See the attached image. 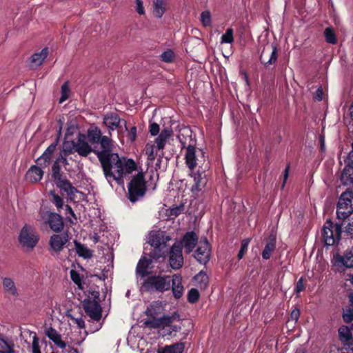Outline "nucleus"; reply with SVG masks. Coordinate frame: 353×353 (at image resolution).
I'll return each instance as SVG.
<instances>
[{"mask_svg":"<svg viewBox=\"0 0 353 353\" xmlns=\"http://www.w3.org/2000/svg\"><path fill=\"white\" fill-rule=\"evenodd\" d=\"M87 139L90 144H100L101 150L94 151L97 157L107 180L113 179L119 184L126 174L137 170V164L131 159L121 158L113 152L112 140L108 136L102 135L97 126L90 127L87 131Z\"/></svg>","mask_w":353,"mask_h":353,"instance_id":"obj_1","label":"nucleus"},{"mask_svg":"<svg viewBox=\"0 0 353 353\" xmlns=\"http://www.w3.org/2000/svg\"><path fill=\"white\" fill-rule=\"evenodd\" d=\"M322 238L327 247L338 244L342 238L353 239V218H336L335 221L327 219L323 227Z\"/></svg>","mask_w":353,"mask_h":353,"instance_id":"obj_2","label":"nucleus"},{"mask_svg":"<svg viewBox=\"0 0 353 353\" xmlns=\"http://www.w3.org/2000/svg\"><path fill=\"white\" fill-rule=\"evenodd\" d=\"M177 138L181 144L182 148H186V152L185 155V163L190 169V174L194 180V184L191 188V191L193 194H198V192H201L203 188H205L208 182L205 171L199 169L196 172H194V169L197 165L196 155V150L195 146L189 144L186 147V140L185 135L183 133H180L177 136Z\"/></svg>","mask_w":353,"mask_h":353,"instance_id":"obj_3","label":"nucleus"},{"mask_svg":"<svg viewBox=\"0 0 353 353\" xmlns=\"http://www.w3.org/2000/svg\"><path fill=\"white\" fill-rule=\"evenodd\" d=\"M147 184L143 172L134 175L128 184L127 197L131 203H135L145 195Z\"/></svg>","mask_w":353,"mask_h":353,"instance_id":"obj_4","label":"nucleus"},{"mask_svg":"<svg viewBox=\"0 0 353 353\" xmlns=\"http://www.w3.org/2000/svg\"><path fill=\"white\" fill-rule=\"evenodd\" d=\"M171 288V279L169 276L151 275L148 276L141 285L144 292L163 293Z\"/></svg>","mask_w":353,"mask_h":353,"instance_id":"obj_5","label":"nucleus"},{"mask_svg":"<svg viewBox=\"0 0 353 353\" xmlns=\"http://www.w3.org/2000/svg\"><path fill=\"white\" fill-rule=\"evenodd\" d=\"M336 218L350 217L353 214V191L347 188L340 195L336 204Z\"/></svg>","mask_w":353,"mask_h":353,"instance_id":"obj_6","label":"nucleus"},{"mask_svg":"<svg viewBox=\"0 0 353 353\" xmlns=\"http://www.w3.org/2000/svg\"><path fill=\"white\" fill-rule=\"evenodd\" d=\"M18 241L23 248L33 250L38 243L39 237L32 225L25 224L19 232Z\"/></svg>","mask_w":353,"mask_h":353,"instance_id":"obj_7","label":"nucleus"},{"mask_svg":"<svg viewBox=\"0 0 353 353\" xmlns=\"http://www.w3.org/2000/svg\"><path fill=\"white\" fill-rule=\"evenodd\" d=\"M279 57V49L275 43L265 45L259 57V61L265 68H270L271 65H275Z\"/></svg>","mask_w":353,"mask_h":353,"instance_id":"obj_8","label":"nucleus"},{"mask_svg":"<svg viewBox=\"0 0 353 353\" xmlns=\"http://www.w3.org/2000/svg\"><path fill=\"white\" fill-rule=\"evenodd\" d=\"M331 262L338 271L344 270V268H353V246L347 249L343 255L334 254Z\"/></svg>","mask_w":353,"mask_h":353,"instance_id":"obj_9","label":"nucleus"},{"mask_svg":"<svg viewBox=\"0 0 353 353\" xmlns=\"http://www.w3.org/2000/svg\"><path fill=\"white\" fill-rule=\"evenodd\" d=\"M83 308L86 314L93 321H99L102 316V307L97 300L88 297L82 302Z\"/></svg>","mask_w":353,"mask_h":353,"instance_id":"obj_10","label":"nucleus"},{"mask_svg":"<svg viewBox=\"0 0 353 353\" xmlns=\"http://www.w3.org/2000/svg\"><path fill=\"white\" fill-rule=\"evenodd\" d=\"M351 145L352 150L345 160V165L340 178L341 183L344 185L353 184V141Z\"/></svg>","mask_w":353,"mask_h":353,"instance_id":"obj_11","label":"nucleus"},{"mask_svg":"<svg viewBox=\"0 0 353 353\" xmlns=\"http://www.w3.org/2000/svg\"><path fill=\"white\" fill-rule=\"evenodd\" d=\"M210 245L207 238L205 237L203 241H200V244L194 254V257L199 263L206 265L210 259Z\"/></svg>","mask_w":353,"mask_h":353,"instance_id":"obj_12","label":"nucleus"},{"mask_svg":"<svg viewBox=\"0 0 353 353\" xmlns=\"http://www.w3.org/2000/svg\"><path fill=\"white\" fill-rule=\"evenodd\" d=\"M76 152L83 157H88L91 152L94 153L97 149L92 148L87 140L86 134L79 132L76 140H74Z\"/></svg>","mask_w":353,"mask_h":353,"instance_id":"obj_13","label":"nucleus"},{"mask_svg":"<svg viewBox=\"0 0 353 353\" xmlns=\"http://www.w3.org/2000/svg\"><path fill=\"white\" fill-rule=\"evenodd\" d=\"M199 236L194 231L187 232L182 237L180 242L175 243L179 244L181 250L184 248L185 254H190L196 244L198 243Z\"/></svg>","mask_w":353,"mask_h":353,"instance_id":"obj_14","label":"nucleus"},{"mask_svg":"<svg viewBox=\"0 0 353 353\" xmlns=\"http://www.w3.org/2000/svg\"><path fill=\"white\" fill-rule=\"evenodd\" d=\"M42 219L49 225L50 228L55 232H60L63 229V218L57 213L46 212L42 215Z\"/></svg>","mask_w":353,"mask_h":353,"instance_id":"obj_15","label":"nucleus"},{"mask_svg":"<svg viewBox=\"0 0 353 353\" xmlns=\"http://www.w3.org/2000/svg\"><path fill=\"white\" fill-rule=\"evenodd\" d=\"M169 263L174 270L180 269L183 265V256L181 248L178 243H174L170 248Z\"/></svg>","mask_w":353,"mask_h":353,"instance_id":"obj_16","label":"nucleus"},{"mask_svg":"<svg viewBox=\"0 0 353 353\" xmlns=\"http://www.w3.org/2000/svg\"><path fill=\"white\" fill-rule=\"evenodd\" d=\"M103 124L110 130H114L116 129H119L121 127V125L123 124L125 130H128L126 121L124 119H121L120 117L114 112H110L104 116Z\"/></svg>","mask_w":353,"mask_h":353,"instance_id":"obj_17","label":"nucleus"},{"mask_svg":"<svg viewBox=\"0 0 353 353\" xmlns=\"http://www.w3.org/2000/svg\"><path fill=\"white\" fill-rule=\"evenodd\" d=\"M145 327L150 329L164 328L171 325V320L168 315H163L160 318H150L146 319L144 323Z\"/></svg>","mask_w":353,"mask_h":353,"instance_id":"obj_18","label":"nucleus"},{"mask_svg":"<svg viewBox=\"0 0 353 353\" xmlns=\"http://www.w3.org/2000/svg\"><path fill=\"white\" fill-rule=\"evenodd\" d=\"M57 141L52 143L44 151L41 157H39L36 162L42 168H47L51 162L53 153L56 150Z\"/></svg>","mask_w":353,"mask_h":353,"instance_id":"obj_19","label":"nucleus"},{"mask_svg":"<svg viewBox=\"0 0 353 353\" xmlns=\"http://www.w3.org/2000/svg\"><path fill=\"white\" fill-rule=\"evenodd\" d=\"M68 241V235L52 234L50 236L49 244L50 248L56 252H60Z\"/></svg>","mask_w":353,"mask_h":353,"instance_id":"obj_20","label":"nucleus"},{"mask_svg":"<svg viewBox=\"0 0 353 353\" xmlns=\"http://www.w3.org/2000/svg\"><path fill=\"white\" fill-rule=\"evenodd\" d=\"M152 263V260L151 259L142 256L137 263L136 274L141 278L148 276L150 274L148 270L152 268L150 267Z\"/></svg>","mask_w":353,"mask_h":353,"instance_id":"obj_21","label":"nucleus"},{"mask_svg":"<svg viewBox=\"0 0 353 353\" xmlns=\"http://www.w3.org/2000/svg\"><path fill=\"white\" fill-rule=\"evenodd\" d=\"M276 246V239L275 235L270 234L265 241V245L263 250L262 251L261 256L263 259H270L272 253L275 250Z\"/></svg>","mask_w":353,"mask_h":353,"instance_id":"obj_22","label":"nucleus"},{"mask_svg":"<svg viewBox=\"0 0 353 353\" xmlns=\"http://www.w3.org/2000/svg\"><path fill=\"white\" fill-rule=\"evenodd\" d=\"M164 310V304L162 301H152L148 307L145 314L150 318H156L157 316L161 314Z\"/></svg>","mask_w":353,"mask_h":353,"instance_id":"obj_23","label":"nucleus"},{"mask_svg":"<svg viewBox=\"0 0 353 353\" xmlns=\"http://www.w3.org/2000/svg\"><path fill=\"white\" fill-rule=\"evenodd\" d=\"M39 165H32L26 174V179L31 183L39 182L43 176V171Z\"/></svg>","mask_w":353,"mask_h":353,"instance_id":"obj_24","label":"nucleus"},{"mask_svg":"<svg viewBox=\"0 0 353 353\" xmlns=\"http://www.w3.org/2000/svg\"><path fill=\"white\" fill-rule=\"evenodd\" d=\"M171 288L173 295L175 299H180L183 294V287L182 285V278L180 275L174 274L171 280Z\"/></svg>","mask_w":353,"mask_h":353,"instance_id":"obj_25","label":"nucleus"},{"mask_svg":"<svg viewBox=\"0 0 353 353\" xmlns=\"http://www.w3.org/2000/svg\"><path fill=\"white\" fill-rule=\"evenodd\" d=\"M339 336L341 342L346 346L353 345V337L350 329L345 325H342L339 329Z\"/></svg>","mask_w":353,"mask_h":353,"instance_id":"obj_26","label":"nucleus"},{"mask_svg":"<svg viewBox=\"0 0 353 353\" xmlns=\"http://www.w3.org/2000/svg\"><path fill=\"white\" fill-rule=\"evenodd\" d=\"M173 134V131L170 128H163L159 136L155 139L157 148L158 150H163L165 147V143Z\"/></svg>","mask_w":353,"mask_h":353,"instance_id":"obj_27","label":"nucleus"},{"mask_svg":"<svg viewBox=\"0 0 353 353\" xmlns=\"http://www.w3.org/2000/svg\"><path fill=\"white\" fill-rule=\"evenodd\" d=\"M46 336L54 342V343L61 349L66 347V343L61 339V336L53 327H49L46 332Z\"/></svg>","mask_w":353,"mask_h":353,"instance_id":"obj_28","label":"nucleus"},{"mask_svg":"<svg viewBox=\"0 0 353 353\" xmlns=\"http://www.w3.org/2000/svg\"><path fill=\"white\" fill-rule=\"evenodd\" d=\"M54 181L58 188L65 191L69 196L74 195L75 192H77V188L72 185L70 181L66 179H62V176L60 177L59 180H54Z\"/></svg>","mask_w":353,"mask_h":353,"instance_id":"obj_29","label":"nucleus"},{"mask_svg":"<svg viewBox=\"0 0 353 353\" xmlns=\"http://www.w3.org/2000/svg\"><path fill=\"white\" fill-rule=\"evenodd\" d=\"M74 248L79 256L85 259H88L92 257V251L88 248L86 245L81 243L77 240L74 241Z\"/></svg>","mask_w":353,"mask_h":353,"instance_id":"obj_30","label":"nucleus"},{"mask_svg":"<svg viewBox=\"0 0 353 353\" xmlns=\"http://www.w3.org/2000/svg\"><path fill=\"white\" fill-rule=\"evenodd\" d=\"M2 285L6 293L14 296H17L19 295L18 290L16 288L15 283L11 278H2Z\"/></svg>","mask_w":353,"mask_h":353,"instance_id":"obj_31","label":"nucleus"},{"mask_svg":"<svg viewBox=\"0 0 353 353\" xmlns=\"http://www.w3.org/2000/svg\"><path fill=\"white\" fill-rule=\"evenodd\" d=\"M152 6L154 17L161 18L166 11V0H153Z\"/></svg>","mask_w":353,"mask_h":353,"instance_id":"obj_32","label":"nucleus"},{"mask_svg":"<svg viewBox=\"0 0 353 353\" xmlns=\"http://www.w3.org/2000/svg\"><path fill=\"white\" fill-rule=\"evenodd\" d=\"M184 343L179 342L170 345H165L162 348H159L157 353H182L184 350Z\"/></svg>","mask_w":353,"mask_h":353,"instance_id":"obj_33","label":"nucleus"},{"mask_svg":"<svg viewBox=\"0 0 353 353\" xmlns=\"http://www.w3.org/2000/svg\"><path fill=\"white\" fill-rule=\"evenodd\" d=\"M48 54V48H44L40 52L34 53L31 57V63L34 65H41Z\"/></svg>","mask_w":353,"mask_h":353,"instance_id":"obj_34","label":"nucleus"},{"mask_svg":"<svg viewBox=\"0 0 353 353\" xmlns=\"http://www.w3.org/2000/svg\"><path fill=\"white\" fill-rule=\"evenodd\" d=\"M0 353H16L14 350V343L0 337Z\"/></svg>","mask_w":353,"mask_h":353,"instance_id":"obj_35","label":"nucleus"},{"mask_svg":"<svg viewBox=\"0 0 353 353\" xmlns=\"http://www.w3.org/2000/svg\"><path fill=\"white\" fill-rule=\"evenodd\" d=\"M324 36L327 43L330 44H336L337 43L336 34L332 28L327 27L325 29Z\"/></svg>","mask_w":353,"mask_h":353,"instance_id":"obj_36","label":"nucleus"},{"mask_svg":"<svg viewBox=\"0 0 353 353\" xmlns=\"http://www.w3.org/2000/svg\"><path fill=\"white\" fill-rule=\"evenodd\" d=\"M60 152L63 154V156H69L76 152L74 140L71 142H65Z\"/></svg>","mask_w":353,"mask_h":353,"instance_id":"obj_37","label":"nucleus"},{"mask_svg":"<svg viewBox=\"0 0 353 353\" xmlns=\"http://www.w3.org/2000/svg\"><path fill=\"white\" fill-rule=\"evenodd\" d=\"M234 41V30L228 28L221 37V43H232Z\"/></svg>","mask_w":353,"mask_h":353,"instance_id":"obj_38","label":"nucleus"},{"mask_svg":"<svg viewBox=\"0 0 353 353\" xmlns=\"http://www.w3.org/2000/svg\"><path fill=\"white\" fill-rule=\"evenodd\" d=\"M194 279L195 281L199 283L201 286L203 285L204 287L207 286L209 281L207 274L203 270L200 271L197 274H196L194 277Z\"/></svg>","mask_w":353,"mask_h":353,"instance_id":"obj_39","label":"nucleus"},{"mask_svg":"<svg viewBox=\"0 0 353 353\" xmlns=\"http://www.w3.org/2000/svg\"><path fill=\"white\" fill-rule=\"evenodd\" d=\"M52 176L53 180H59L60 177L62 176L61 174V165L57 160L54 161L52 165Z\"/></svg>","mask_w":353,"mask_h":353,"instance_id":"obj_40","label":"nucleus"},{"mask_svg":"<svg viewBox=\"0 0 353 353\" xmlns=\"http://www.w3.org/2000/svg\"><path fill=\"white\" fill-rule=\"evenodd\" d=\"M200 297L199 292L196 288H192L189 290L188 294V301L190 303H196Z\"/></svg>","mask_w":353,"mask_h":353,"instance_id":"obj_41","label":"nucleus"},{"mask_svg":"<svg viewBox=\"0 0 353 353\" xmlns=\"http://www.w3.org/2000/svg\"><path fill=\"white\" fill-rule=\"evenodd\" d=\"M160 242L158 241L157 243H154V250L150 252V256L152 260H158L161 257H163V253L159 248Z\"/></svg>","mask_w":353,"mask_h":353,"instance_id":"obj_42","label":"nucleus"},{"mask_svg":"<svg viewBox=\"0 0 353 353\" xmlns=\"http://www.w3.org/2000/svg\"><path fill=\"white\" fill-rule=\"evenodd\" d=\"M175 58V54L174 52L172 50H168L165 52H163L161 54V59L163 62L165 63H172L174 61Z\"/></svg>","mask_w":353,"mask_h":353,"instance_id":"obj_43","label":"nucleus"},{"mask_svg":"<svg viewBox=\"0 0 353 353\" xmlns=\"http://www.w3.org/2000/svg\"><path fill=\"white\" fill-rule=\"evenodd\" d=\"M185 209L183 204H180L179 205L174 206L168 210V216L176 217L183 212Z\"/></svg>","mask_w":353,"mask_h":353,"instance_id":"obj_44","label":"nucleus"},{"mask_svg":"<svg viewBox=\"0 0 353 353\" xmlns=\"http://www.w3.org/2000/svg\"><path fill=\"white\" fill-rule=\"evenodd\" d=\"M70 92V88L68 86V83L65 82L61 85V98L59 99L60 103L64 102L69 98Z\"/></svg>","mask_w":353,"mask_h":353,"instance_id":"obj_45","label":"nucleus"},{"mask_svg":"<svg viewBox=\"0 0 353 353\" xmlns=\"http://www.w3.org/2000/svg\"><path fill=\"white\" fill-rule=\"evenodd\" d=\"M250 241V240L249 239H245L242 240L241 248L237 255L239 260L241 259L243 257L244 254L247 252Z\"/></svg>","mask_w":353,"mask_h":353,"instance_id":"obj_46","label":"nucleus"},{"mask_svg":"<svg viewBox=\"0 0 353 353\" xmlns=\"http://www.w3.org/2000/svg\"><path fill=\"white\" fill-rule=\"evenodd\" d=\"M201 21L204 27H208L211 26V14L209 11L205 10L201 12Z\"/></svg>","mask_w":353,"mask_h":353,"instance_id":"obj_47","label":"nucleus"},{"mask_svg":"<svg viewBox=\"0 0 353 353\" xmlns=\"http://www.w3.org/2000/svg\"><path fill=\"white\" fill-rule=\"evenodd\" d=\"M51 195L53 197V203L56 205L57 208L58 210H60L63 206V199L59 196L58 194H55L54 192H50Z\"/></svg>","mask_w":353,"mask_h":353,"instance_id":"obj_48","label":"nucleus"},{"mask_svg":"<svg viewBox=\"0 0 353 353\" xmlns=\"http://www.w3.org/2000/svg\"><path fill=\"white\" fill-rule=\"evenodd\" d=\"M70 278L72 281L77 285H80L81 284V279L78 272L74 270H70Z\"/></svg>","mask_w":353,"mask_h":353,"instance_id":"obj_49","label":"nucleus"},{"mask_svg":"<svg viewBox=\"0 0 353 353\" xmlns=\"http://www.w3.org/2000/svg\"><path fill=\"white\" fill-rule=\"evenodd\" d=\"M343 319L347 323H351L353 321V309H347L343 314Z\"/></svg>","mask_w":353,"mask_h":353,"instance_id":"obj_50","label":"nucleus"},{"mask_svg":"<svg viewBox=\"0 0 353 353\" xmlns=\"http://www.w3.org/2000/svg\"><path fill=\"white\" fill-rule=\"evenodd\" d=\"M39 338L37 336L36 334L34 333V335L32 339V353H41L40 350V346H39Z\"/></svg>","mask_w":353,"mask_h":353,"instance_id":"obj_51","label":"nucleus"},{"mask_svg":"<svg viewBox=\"0 0 353 353\" xmlns=\"http://www.w3.org/2000/svg\"><path fill=\"white\" fill-rule=\"evenodd\" d=\"M305 288V285L303 282V278L301 277L299 281L296 282V287L294 289V292L296 294H299L301 292L303 291Z\"/></svg>","mask_w":353,"mask_h":353,"instance_id":"obj_52","label":"nucleus"},{"mask_svg":"<svg viewBox=\"0 0 353 353\" xmlns=\"http://www.w3.org/2000/svg\"><path fill=\"white\" fill-rule=\"evenodd\" d=\"M159 125L157 123H152L149 126V132L152 136H156L159 133Z\"/></svg>","mask_w":353,"mask_h":353,"instance_id":"obj_53","label":"nucleus"},{"mask_svg":"<svg viewBox=\"0 0 353 353\" xmlns=\"http://www.w3.org/2000/svg\"><path fill=\"white\" fill-rule=\"evenodd\" d=\"M135 3H136V11L137 12L138 14H139L140 15H143L145 14V10H144V7H143V2L141 0H135Z\"/></svg>","mask_w":353,"mask_h":353,"instance_id":"obj_54","label":"nucleus"},{"mask_svg":"<svg viewBox=\"0 0 353 353\" xmlns=\"http://www.w3.org/2000/svg\"><path fill=\"white\" fill-rule=\"evenodd\" d=\"M290 168V163H288L285 167V169L283 172V181L282 183L281 188H283L285 187V183L288 180V176H289V172Z\"/></svg>","mask_w":353,"mask_h":353,"instance_id":"obj_55","label":"nucleus"},{"mask_svg":"<svg viewBox=\"0 0 353 353\" xmlns=\"http://www.w3.org/2000/svg\"><path fill=\"white\" fill-rule=\"evenodd\" d=\"M136 138H137V127L132 126L129 131L128 139L132 142H133L135 141Z\"/></svg>","mask_w":353,"mask_h":353,"instance_id":"obj_56","label":"nucleus"},{"mask_svg":"<svg viewBox=\"0 0 353 353\" xmlns=\"http://www.w3.org/2000/svg\"><path fill=\"white\" fill-rule=\"evenodd\" d=\"M300 316V310L298 308H295L291 312L290 318L292 320L296 323Z\"/></svg>","mask_w":353,"mask_h":353,"instance_id":"obj_57","label":"nucleus"},{"mask_svg":"<svg viewBox=\"0 0 353 353\" xmlns=\"http://www.w3.org/2000/svg\"><path fill=\"white\" fill-rule=\"evenodd\" d=\"M68 156H63V154L60 152V155L56 159V160L60 163H62L65 166L69 165Z\"/></svg>","mask_w":353,"mask_h":353,"instance_id":"obj_58","label":"nucleus"},{"mask_svg":"<svg viewBox=\"0 0 353 353\" xmlns=\"http://www.w3.org/2000/svg\"><path fill=\"white\" fill-rule=\"evenodd\" d=\"M319 143H320V149L319 151L321 153H324L325 152V136L323 134H321L319 136Z\"/></svg>","mask_w":353,"mask_h":353,"instance_id":"obj_59","label":"nucleus"},{"mask_svg":"<svg viewBox=\"0 0 353 353\" xmlns=\"http://www.w3.org/2000/svg\"><path fill=\"white\" fill-rule=\"evenodd\" d=\"M65 210H66V213L70 214L74 219H76V220L77 219V216H76L75 213L74 212L71 206H70L69 205H66Z\"/></svg>","mask_w":353,"mask_h":353,"instance_id":"obj_60","label":"nucleus"},{"mask_svg":"<svg viewBox=\"0 0 353 353\" xmlns=\"http://www.w3.org/2000/svg\"><path fill=\"white\" fill-rule=\"evenodd\" d=\"M169 318H170L171 323H172L175 320H180V315L179 314L178 312H174L172 314L171 316H169Z\"/></svg>","mask_w":353,"mask_h":353,"instance_id":"obj_61","label":"nucleus"},{"mask_svg":"<svg viewBox=\"0 0 353 353\" xmlns=\"http://www.w3.org/2000/svg\"><path fill=\"white\" fill-rule=\"evenodd\" d=\"M76 323L79 328L85 327V322L82 319H77Z\"/></svg>","mask_w":353,"mask_h":353,"instance_id":"obj_62","label":"nucleus"},{"mask_svg":"<svg viewBox=\"0 0 353 353\" xmlns=\"http://www.w3.org/2000/svg\"><path fill=\"white\" fill-rule=\"evenodd\" d=\"M322 95H323L322 90L321 88H319L317 90V91H316L315 99L316 100H318V101H321L322 100Z\"/></svg>","mask_w":353,"mask_h":353,"instance_id":"obj_63","label":"nucleus"},{"mask_svg":"<svg viewBox=\"0 0 353 353\" xmlns=\"http://www.w3.org/2000/svg\"><path fill=\"white\" fill-rule=\"evenodd\" d=\"M169 327H170V330H171V331H170V333H169L170 334H171L172 332H176L180 331V330H181V326H179V325H172V324H171V325H170V326H169Z\"/></svg>","mask_w":353,"mask_h":353,"instance_id":"obj_64","label":"nucleus"}]
</instances>
